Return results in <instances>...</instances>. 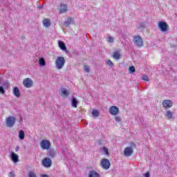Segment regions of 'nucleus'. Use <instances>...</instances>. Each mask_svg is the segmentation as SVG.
Here are the masks:
<instances>
[{"label":"nucleus","mask_w":177,"mask_h":177,"mask_svg":"<svg viewBox=\"0 0 177 177\" xmlns=\"http://www.w3.org/2000/svg\"><path fill=\"white\" fill-rule=\"evenodd\" d=\"M66 59L63 57H57L55 60V66L58 70H62L64 67Z\"/></svg>","instance_id":"nucleus-1"},{"label":"nucleus","mask_w":177,"mask_h":177,"mask_svg":"<svg viewBox=\"0 0 177 177\" xmlns=\"http://www.w3.org/2000/svg\"><path fill=\"white\" fill-rule=\"evenodd\" d=\"M158 27L162 32H165L168 31V30L169 28L168 24H167V22H165L164 21H159L158 24Z\"/></svg>","instance_id":"nucleus-2"},{"label":"nucleus","mask_w":177,"mask_h":177,"mask_svg":"<svg viewBox=\"0 0 177 177\" xmlns=\"http://www.w3.org/2000/svg\"><path fill=\"white\" fill-rule=\"evenodd\" d=\"M133 41L136 46H138V48L143 46V39H142L140 35L134 36Z\"/></svg>","instance_id":"nucleus-3"},{"label":"nucleus","mask_w":177,"mask_h":177,"mask_svg":"<svg viewBox=\"0 0 177 177\" xmlns=\"http://www.w3.org/2000/svg\"><path fill=\"white\" fill-rule=\"evenodd\" d=\"M40 147L42 150H49L50 149V141L48 140H43L40 142Z\"/></svg>","instance_id":"nucleus-4"},{"label":"nucleus","mask_w":177,"mask_h":177,"mask_svg":"<svg viewBox=\"0 0 177 177\" xmlns=\"http://www.w3.org/2000/svg\"><path fill=\"white\" fill-rule=\"evenodd\" d=\"M16 122V118L15 116H10L6 118V125L8 128H12Z\"/></svg>","instance_id":"nucleus-5"},{"label":"nucleus","mask_w":177,"mask_h":177,"mask_svg":"<svg viewBox=\"0 0 177 177\" xmlns=\"http://www.w3.org/2000/svg\"><path fill=\"white\" fill-rule=\"evenodd\" d=\"M41 165L45 168H50L52 167V160L50 158H44L41 162Z\"/></svg>","instance_id":"nucleus-6"},{"label":"nucleus","mask_w":177,"mask_h":177,"mask_svg":"<svg viewBox=\"0 0 177 177\" xmlns=\"http://www.w3.org/2000/svg\"><path fill=\"white\" fill-rule=\"evenodd\" d=\"M123 153L126 157H131L133 154V149L132 147H127L124 149Z\"/></svg>","instance_id":"nucleus-7"},{"label":"nucleus","mask_w":177,"mask_h":177,"mask_svg":"<svg viewBox=\"0 0 177 177\" xmlns=\"http://www.w3.org/2000/svg\"><path fill=\"white\" fill-rule=\"evenodd\" d=\"M174 104V102L171 100H165L162 103V106L165 109H171V106Z\"/></svg>","instance_id":"nucleus-8"},{"label":"nucleus","mask_w":177,"mask_h":177,"mask_svg":"<svg viewBox=\"0 0 177 177\" xmlns=\"http://www.w3.org/2000/svg\"><path fill=\"white\" fill-rule=\"evenodd\" d=\"M101 165L104 169H109L111 165L110 160H109V159H102Z\"/></svg>","instance_id":"nucleus-9"},{"label":"nucleus","mask_w":177,"mask_h":177,"mask_svg":"<svg viewBox=\"0 0 177 177\" xmlns=\"http://www.w3.org/2000/svg\"><path fill=\"white\" fill-rule=\"evenodd\" d=\"M32 80L30 78H26L23 81V85H24L26 88H31V86H32Z\"/></svg>","instance_id":"nucleus-10"},{"label":"nucleus","mask_w":177,"mask_h":177,"mask_svg":"<svg viewBox=\"0 0 177 177\" xmlns=\"http://www.w3.org/2000/svg\"><path fill=\"white\" fill-rule=\"evenodd\" d=\"M118 111H120V109H118V107L116 106H112L109 109V113L112 115H117V114H118Z\"/></svg>","instance_id":"nucleus-11"},{"label":"nucleus","mask_w":177,"mask_h":177,"mask_svg":"<svg viewBox=\"0 0 177 177\" xmlns=\"http://www.w3.org/2000/svg\"><path fill=\"white\" fill-rule=\"evenodd\" d=\"M47 156L50 158H55L56 157V150L50 148L48 151Z\"/></svg>","instance_id":"nucleus-12"},{"label":"nucleus","mask_w":177,"mask_h":177,"mask_svg":"<svg viewBox=\"0 0 177 177\" xmlns=\"http://www.w3.org/2000/svg\"><path fill=\"white\" fill-rule=\"evenodd\" d=\"M67 9H68L67 5L63 3H61L60 8L59 9V13L60 14L66 13V12H67Z\"/></svg>","instance_id":"nucleus-13"},{"label":"nucleus","mask_w":177,"mask_h":177,"mask_svg":"<svg viewBox=\"0 0 177 177\" xmlns=\"http://www.w3.org/2000/svg\"><path fill=\"white\" fill-rule=\"evenodd\" d=\"M88 177H102L96 170H90L88 174Z\"/></svg>","instance_id":"nucleus-14"},{"label":"nucleus","mask_w":177,"mask_h":177,"mask_svg":"<svg viewBox=\"0 0 177 177\" xmlns=\"http://www.w3.org/2000/svg\"><path fill=\"white\" fill-rule=\"evenodd\" d=\"M165 117H166L167 120H172V118H174V113L169 110H167L165 113Z\"/></svg>","instance_id":"nucleus-15"},{"label":"nucleus","mask_w":177,"mask_h":177,"mask_svg":"<svg viewBox=\"0 0 177 177\" xmlns=\"http://www.w3.org/2000/svg\"><path fill=\"white\" fill-rule=\"evenodd\" d=\"M11 160L15 163L19 162V156L16 154L15 152L11 153Z\"/></svg>","instance_id":"nucleus-16"},{"label":"nucleus","mask_w":177,"mask_h":177,"mask_svg":"<svg viewBox=\"0 0 177 177\" xmlns=\"http://www.w3.org/2000/svg\"><path fill=\"white\" fill-rule=\"evenodd\" d=\"M58 46L59 48H61L62 50H67V47H66V44L62 40H59L58 41Z\"/></svg>","instance_id":"nucleus-17"},{"label":"nucleus","mask_w":177,"mask_h":177,"mask_svg":"<svg viewBox=\"0 0 177 177\" xmlns=\"http://www.w3.org/2000/svg\"><path fill=\"white\" fill-rule=\"evenodd\" d=\"M12 93L16 97H20V89H19V87H14Z\"/></svg>","instance_id":"nucleus-18"},{"label":"nucleus","mask_w":177,"mask_h":177,"mask_svg":"<svg viewBox=\"0 0 177 177\" xmlns=\"http://www.w3.org/2000/svg\"><path fill=\"white\" fill-rule=\"evenodd\" d=\"M77 106H78V100H77V98L73 97L71 99V106L77 109Z\"/></svg>","instance_id":"nucleus-19"},{"label":"nucleus","mask_w":177,"mask_h":177,"mask_svg":"<svg viewBox=\"0 0 177 177\" xmlns=\"http://www.w3.org/2000/svg\"><path fill=\"white\" fill-rule=\"evenodd\" d=\"M74 21V19L73 18H68L67 20H66L64 23V26L65 27H70V24Z\"/></svg>","instance_id":"nucleus-20"},{"label":"nucleus","mask_w":177,"mask_h":177,"mask_svg":"<svg viewBox=\"0 0 177 177\" xmlns=\"http://www.w3.org/2000/svg\"><path fill=\"white\" fill-rule=\"evenodd\" d=\"M43 24H44V27H46V28H48V27H50V26H51L50 19H44L43 20Z\"/></svg>","instance_id":"nucleus-21"},{"label":"nucleus","mask_w":177,"mask_h":177,"mask_svg":"<svg viewBox=\"0 0 177 177\" xmlns=\"http://www.w3.org/2000/svg\"><path fill=\"white\" fill-rule=\"evenodd\" d=\"M61 93H62V95L64 96H66L67 97V96H68V95H70V93L68 92V91L67 89H66V88H62L61 89Z\"/></svg>","instance_id":"nucleus-22"},{"label":"nucleus","mask_w":177,"mask_h":177,"mask_svg":"<svg viewBox=\"0 0 177 177\" xmlns=\"http://www.w3.org/2000/svg\"><path fill=\"white\" fill-rule=\"evenodd\" d=\"M24 136H26V134L24 133V131L21 130L19 132V138L21 140H24Z\"/></svg>","instance_id":"nucleus-23"},{"label":"nucleus","mask_w":177,"mask_h":177,"mask_svg":"<svg viewBox=\"0 0 177 177\" xmlns=\"http://www.w3.org/2000/svg\"><path fill=\"white\" fill-rule=\"evenodd\" d=\"M113 59H116V60H119V59L121 57V54H120L118 52H114L113 54Z\"/></svg>","instance_id":"nucleus-24"},{"label":"nucleus","mask_w":177,"mask_h":177,"mask_svg":"<svg viewBox=\"0 0 177 177\" xmlns=\"http://www.w3.org/2000/svg\"><path fill=\"white\" fill-rule=\"evenodd\" d=\"M91 114L93 117H99L100 112H99V111H97V109H93Z\"/></svg>","instance_id":"nucleus-25"},{"label":"nucleus","mask_w":177,"mask_h":177,"mask_svg":"<svg viewBox=\"0 0 177 177\" xmlns=\"http://www.w3.org/2000/svg\"><path fill=\"white\" fill-rule=\"evenodd\" d=\"M39 66H45V64H46V62H45V59L41 57L39 59Z\"/></svg>","instance_id":"nucleus-26"},{"label":"nucleus","mask_w":177,"mask_h":177,"mask_svg":"<svg viewBox=\"0 0 177 177\" xmlns=\"http://www.w3.org/2000/svg\"><path fill=\"white\" fill-rule=\"evenodd\" d=\"M105 62H106V64L109 66V67H113V62H111V60L107 59V60L105 61Z\"/></svg>","instance_id":"nucleus-27"},{"label":"nucleus","mask_w":177,"mask_h":177,"mask_svg":"<svg viewBox=\"0 0 177 177\" xmlns=\"http://www.w3.org/2000/svg\"><path fill=\"white\" fill-rule=\"evenodd\" d=\"M129 73H135V71H136V69L135 68V66H131L129 68Z\"/></svg>","instance_id":"nucleus-28"},{"label":"nucleus","mask_w":177,"mask_h":177,"mask_svg":"<svg viewBox=\"0 0 177 177\" xmlns=\"http://www.w3.org/2000/svg\"><path fill=\"white\" fill-rule=\"evenodd\" d=\"M84 70L86 73H89V71L91 70V68L89 67V66L86 65L84 66Z\"/></svg>","instance_id":"nucleus-29"},{"label":"nucleus","mask_w":177,"mask_h":177,"mask_svg":"<svg viewBox=\"0 0 177 177\" xmlns=\"http://www.w3.org/2000/svg\"><path fill=\"white\" fill-rule=\"evenodd\" d=\"M28 177H37V175H35V173L32 171H30L28 173Z\"/></svg>","instance_id":"nucleus-30"},{"label":"nucleus","mask_w":177,"mask_h":177,"mask_svg":"<svg viewBox=\"0 0 177 177\" xmlns=\"http://www.w3.org/2000/svg\"><path fill=\"white\" fill-rule=\"evenodd\" d=\"M142 80H143V81L148 82L149 81V77L147 75H143L142 77Z\"/></svg>","instance_id":"nucleus-31"},{"label":"nucleus","mask_w":177,"mask_h":177,"mask_svg":"<svg viewBox=\"0 0 177 177\" xmlns=\"http://www.w3.org/2000/svg\"><path fill=\"white\" fill-rule=\"evenodd\" d=\"M140 27L141 28H146V22H141V23L140 24Z\"/></svg>","instance_id":"nucleus-32"},{"label":"nucleus","mask_w":177,"mask_h":177,"mask_svg":"<svg viewBox=\"0 0 177 177\" xmlns=\"http://www.w3.org/2000/svg\"><path fill=\"white\" fill-rule=\"evenodd\" d=\"M102 150L105 152V154H106V156H109V149L106 147H104Z\"/></svg>","instance_id":"nucleus-33"},{"label":"nucleus","mask_w":177,"mask_h":177,"mask_svg":"<svg viewBox=\"0 0 177 177\" xmlns=\"http://www.w3.org/2000/svg\"><path fill=\"white\" fill-rule=\"evenodd\" d=\"M0 93H1V95H3V93H5V88H3V86H0Z\"/></svg>","instance_id":"nucleus-34"},{"label":"nucleus","mask_w":177,"mask_h":177,"mask_svg":"<svg viewBox=\"0 0 177 177\" xmlns=\"http://www.w3.org/2000/svg\"><path fill=\"white\" fill-rule=\"evenodd\" d=\"M115 121L116 122H121V118L118 116H115Z\"/></svg>","instance_id":"nucleus-35"},{"label":"nucleus","mask_w":177,"mask_h":177,"mask_svg":"<svg viewBox=\"0 0 177 177\" xmlns=\"http://www.w3.org/2000/svg\"><path fill=\"white\" fill-rule=\"evenodd\" d=\"M108 42H110V44H113V42H114V38L109 37L108 39Z\"/></svg>","instance_id":"nucleus-36"},{"label":"nucleus","mask_w":177,"mask_h":177,"mask_svg":"<svg viewBox=\"0 0 177 177\" xmlns=\"http://www.w3.org/2000/svg\"><path fill=\"white\" fill-rule=\"evenodd\" d=\"M15 174L13 173V171H11L9 173V177H15Z\"/></svg>","instance_id":"nucleus-37"},{"label":"nucleus","mask_w":177,"mask_h":177,"mask_svg":"<svg viewBox=\"0 0 177 177\" xmlns=\"http://www.w3.org/2000/svg\"><path fill=\"white\" fill-rule=\"evenodd\" d=\"M130 145L131 146V147H136V144H135V142H131Z\"/></svg>","instance_id":"nucleus-38"},{"label":"nucleus","mask_w":177,"mask_h":177,"mask_svg":"<svg viewBox=\"0 0 177 177\" xmlns=\"http://www.w3.org/2000/svg\"><path fill=\"white\" fill-rule=\"evenodd\" d=\"M145 175V177H150V173L147 171Z\"/></svg>","instance_id":"nucleus-39"},{"label":"nucleus","mask_w":177,"mask_h":177,"mask_svg":"<svg viewBox=\"0 0 177 177\" xmlns=\"http://www.w3.org/2000/svg\"><path fill=\"white\" fill-rule=\"evenodd\" d=\"M19 150H20V147L17 146V147L15 148V151H19Z\"/></svg>","instance_id":"nucleus-40"},{"label":"nucleus","mask_w":177,"mask_h":177,"mask_svg":"<svg viewBox=\"0 0 177 177\" xmlns=\"http://www.w3.org/2000/svg\"><path fill=\"white\" fill-rule=\"evenodd\" d=\"M98 145H103V140H99L98 141Z\"/></svg>","instance_id":"nucleus-41"},{"label":"nucleus","mask_w":177,"mask_h":177,"mask_svg":"<svg viewBox=\"0 0 177 177\" xmlns=\"http://www.w3.org/2000/svg\"><path fill=\"white\" fill-rule=\"evenodd\" d=\"M3 85H4V86H8V85H9V82H6L3 83Z\"/></svg>","instance_id":"nucleus-42"},{"label":"nucleus","mask_w":177,"mask_h":177,"mask_svg":"<svg viewBox=\"0 0 177 177\" xmlns=\"http://www.w3.org/2000/svg\"><path fill=\"white\" fill-rule=\"evenodd\" d=\"M42 8H44V6H41L39 7V9H42Z\"/></svg>","instance_id":"nucleus-43"},{"label":"nucleus","mask_w":177,"mask_h":177,"mask_svg":"<svg viewBox=\"0 0 177 177\" xmlns=\"http://www.w3.org/2000/svg\"><path fill=\"white\" fill-rule=\"evenodd\" d=\"M20 121H23V118L20 117Z\"/></svg>","instance_id":"nucleus-44"},{"label":"nucleus","mask_w":177,"mask_h":177,"mask_svg":"<svg viewBox=\"0 0 177 177\" xmlns=\"http://www.w3.org/2000/svg\"><path fill=\"white\" fill-rule=\"evenodd\" d=\"M1 77H0V83H1Z\"/></svg>","instance_id":"nucleus-45"}]
</instances>
